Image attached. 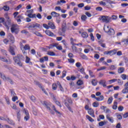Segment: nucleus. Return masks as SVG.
Masks as SVG:
<instances>
[{
    "instance_id": "nucleus-1",
    "label": "nucleus",
    "mask_w": 128,
    "mask_h": 128,
    "mask_svg": "<svg viewBox=\"0 0 128 128\" xmlns=\"http://www.w3.org/2000/svg\"><path fill=\"white\" fill-rule=\"evenodd\" d=\"M100 20H102L103 22H110V18L108 16H102L99 18Z\"/></svg>"
},
{
    "instance_id": "nucleus-2",
    "label": "nucleus",
    "mask_w": 128,
    "mask_h": 128,
    "mask_svg": "<svg viewBox=\"0 0 128 128\" xmlns=\"http://www.w3.org/2000/svg\"><path fill=\"white\" fill-rule=\"evenodd\" d=\"M40 24H38V23H34L32 24L31 25H30L28 28L30 30H32V28H34V30H36L38 28H40Z\"/></svg>"
},
{
    "instance_id": "nucleus-3",
    "label": "nucleus",
    "mask_w": 128,
    "mask_h": 128,
    "mask_svg": "<svg viewBox=\"0 0 128 128\" xmlns=\"http://www.w3.org/2000/svg\"><path fill=\"white\" fill-rule=\"evenodd\" d=\"M34 82L36 86H38V88H40L44 92V94L48 96V92H46V89H44V87H42V84H40V82L38 81H34Z\"/></svg>"
},
{
    "instance_id": "nucleus-4",
    "label": "nucleus",
    "mask_w": 128,
    "mask_h": 128,
    "mask_svg": "<svg viewBox=\"0 0 128 128\" xmlns=\"http://www.w3.org/2000/svg\"><path fill=\"white\" fill-rule=\"evenodd\" d=\"M66 30H70V27L66 28V22H64L62 26V32L64 34L66 32Z\"/></svg>"
},
{
    "instance_id": "nucleus-5",
    "label": "nucleus",
    "mask_w": 128,
    "mask_h": 128,
    "mask_svg": "<svg viewBox=\"0 0 128 128\" xmlns=\"http://www.w3.org/2000/svg\"><path fill=\"white\" fill-rule=\"evenodd\" d=\"M16 50V46H10L8 48V52L12 56H16L14 50Z\"/></svg>"
},
{
    "instance_id": "nucleus-6",
    "label": "nucleus",
    "mask_w": 128,
    "mask_h": 128,
    "mask_svg": "<svg viewBox=\"0 0 128 128\" xmlns=\"http://www.w3.org/2000/svg\"><path fill=\"white\" fill-rule=\"evenodd\" d=\"M0 60L2 62H6L8 64H12V62L10 60H8L6 57H4L0 56Z\"/></svg>"
},
{
    "instance_id": "nucleus-7",
    "label": "nucleus",
    "mask_w": 128,
    "mask_h": 128,
    "mask_svg": "<svg viewBox=\"0 0 128 128\" xmlns=\"http://www.w3.org/2000/svg\"><path fill=\"white\" fill-rule=\"evenodd\" d=\"M11 32L14 34H18L19 30L14 27V25H12V26L10 28Z\"/></svg>"
},
{
    "instance_id": "nucleus-8",
    "label": "nucleus",
    "mask_w": 128,
    "mask_h": 128,
    "mask_svg": "<svg viewBox=\"0 0 128 128\" xmlns=\"http://www.w3.org/2000/svg\"><path fill=\"white\" fill-rule=\"evenodd\" d=\"M124 88L122 90V94H128V82H126L124 86Z\"/></svg>"
},
{
    "instance_id": "nucleus-9",
    "label": "nucleus",
    "mask_w": 128,
    "mask_h": 128,
    "mask_svg": "<svg viewBox=\"0 0 128 128\" xmlns=\"http://www.w3.org/2000/svg\"><path fill=\"white\" fill-rule=\"evenodd\" d=\"M88 114H90V116H92V118H94V112L92 108H90V109L88 110Z\"/></svg>"
},
{
    "instance_id": "nucleus-10",
    "label": "nucleus",
    "mask_w": 128,
    "mask_h": 128,
    "mask_svg": "<svg viewBox=\"0 0 128 128\" xmlns=\"http://www.w3.org/2000/svg\"><path fill=\"white\" fill-rule=\"evenodd\" d=\"M48 26L49 28H52V30H56V26L52 22H49L48 23Z\"/></svg>"
},
{
    "instance_id": "nucleus-11",
    "label": "nucleus",
    "mask_w": 128,
    "mask_h": 128,
    "mask_svg": "<svg viewBox=\"0 0 128 128\" xmlns=\"http://www.w3.org/2000/svg\"><path fill=\"white\" fill-rule=\"evenodd\" d=\"M8 38H9L12 44L14 42V37L12 34H10L8 36Z\"/></svg>"
},
{
    "instance_id": "nucleus-12",
    "label": "nucleus",
    "mask_w": 128,
    "mask_h": 128,
    "mask_svg": "<svg viewBox=\"0 0 128 128\" xmlns=\"http://www.w3.org/2000/svg\"><path fill=\"white\" fill-rule=\"evenodd\" d=\"M50 14H51V16H52L53 18H58V16H60V14L57 13L56 12H52Z\"/></svg>"
},
{
    "instance_id": "nucleus-13",
    "label": "nucleus",
    "mask_w": 128,
    "mask_h": 128,
    "mask_svg": "<svg viewBox=\"0 0 128 128\" xmlns=\"http://www.w3.org/2000/svg\"><path fill=\"white\" fill-rule=\"evenodd\" d=\"M43 104L46 107L48 110H51L52 109H50V104L48 103V102H46V101H44Z\"/></svg>"
},
{
    "instance_id": "nucleus-14",
    "label": "nucleus",
    "mask_w": 128,
    "mask_h": 128,
    "mask_svg": "<svg viewBox=\"0 0 128 128\" xmlns=\"http://www.w3.org/2000/svg\"><path fill=\"white\" fill-rule=\"evenodd\" d=\"M45 32L46 34L49 36H54V34L52 32H50L49 30H46V31H45Z\"/></svg>"
},
{
    "instance_id": "nucleus-15",
    "label": "nucleus",
    "mask_w": 128,
    "mask_h": 128,
    "mask_svg": "<svg viewBox=\"0 0 128 128\" xmlns=\"http://www.w3.org/2000/svg\"><path fill=\"white\" fill-rule=\"evenodd\" d=\"M28 16L30 18H36V14H32V13L28 14Z\"/></svg>"
},
{
    "instance_id": "nucleus-16",
    "label": "nucleus",
    "mask_w": 128,
    "mask_h": 128,
    "mask_svg": "<svg viewBox=\"0 0 128 128\" xmlns=\"http://www.w3.org/2000/svg\"><path fill=\"white\" fill-rule=\"evenodd\" d=\"M108 34L110 36H114V30L113 28H110Z\"/></svg>"
},
{
    "instance_id": "nucleus-17",
    "label": "nucleus",
    "mask_w": 128,
    "mask_h": 128,
    "mask_svg": "<svg viewBox=\"0 0 128 128\" xmlns=\"http://www.w3.org/2000/svg\"><path fill=\"white\" fill-rule=\"evenodd\" d=\"M66 80H76V77L74 76H71V78L70 77V76H68L66 77Z\"/></svg>"
},
{
    "instance_id": "nucleus-18",
    "label": "nucleus",
    "mask_w": 128,
    "mask_h": 128,
    "mask_svg": "<svg viewBox=\"0 0 128 128\" xmlns=\"http://www.w3.org/2000/svg\"><path fill=\"white\" fill-rule=\"evenodd\" d=\"M24 16L18 15L17 16L16 20L18 22H22V20H24Z\"/></svg>"
},
{
    "instance_id": "nucleus-19",
    "label": "nucleus",
    "mask_w": 128,
    "mask_h": 128,
    "mask_svg": "<svg viewBox=\"0 0 128 128\" xmlns=\"http://www.w3.org/2000/svg\"><path fill=\"white\" fill-rule=\"evenodd\" d=\"M17 56L18 57L20 62H22V60H24V56L22 55L18 54H17Z\"/></svg>"
},
{
    "instance_id": "nucleus-20",
    "label": "nucleus",
    "mask_w": 128,
    "mask_h": 128,
    "mask_svg": "<svg viewBox=\"0 0 128 128\" xmlns=\"http://www.w3.org/2000/svg\"><path fill=\"white\" fill-rule=\"evenodd\" d=\"M72 48L73 52H78V50L76 48V46H72Z\"/></svg>"
},
{
    "instance_id": "nucleus-21",
    "label": "nucleus",
    "mask_w": 128,
    "mask_h": 128,
    "mask_svg": "<svg viewBox=\"0 0 128 128\" xmlns=\"http://www.w3.org/2000/svg\"><path fill=\"white\" fill-rule=\"evenodd\" d=\"M118 74H122L124 72V67H120L118 69Z\"/></svg>"
},
{
    "instance_id": "nucleus-22",
    "label": "nucleus",
    "mask_w": 128,
    "mask_h": 128,
    "mask_svg": "<svg viewBox=\"0 0 128 128\" xmlns=\"http://www.w3.org/2000/svg\"><path fill=\"white\" fill-rule=\"evenodd\" d=\"M82 36L84 38H86L88 36V33L86 32H83L82 34Z\"/></svg>"
},
{
    "instance_id": "nucleus-23",
    "label": "nucleus",
    "mask_w": 128,
    "mask_h": 128,
    "mask_svg": "<svg viewBox=\"0 0 128 128\" xmlns=\"http://www.w3.org/2000/svg\"><path fill=\"white\" fill-rule=\"evenodd\" d=\"M18 58V57L17 55H16V56L13 58V60L16 64V62H20V59Z\"/></svg>"
},
{
    "instance_id": "nucleus-24",
    "label": "nucleus",
    "mask_w": 128,
    "mask_h": 128,
    "mask_svg": "<svg viewBox=\"0 0 128 128\" xmlns=\"http://www.w3.org/2000/svg\"><path fill=\"white\" fill-rule=\"evenodd\" d=\"M47 54L50 56H56V53H54V52L50 51L48 52Z\"/></svg>"
},
{
    "instance_id": "nucleus-25",
    "label": "nucleus",
    "mask_w": 128,
    "mask_h": 128,
    "mask_svg": "<svg viewBox=\"0 0 128 128\" xmlns=\"http://www.w3.org/2000/svg\"><path fill=\"white\" fill-rule=\"evenodd\" d=\"M113 110H116L118 108V102H114L112 106Z\"/></svg>"
},
{
    "instance_id": "nucleus-26",
    "label": "nucleus",
    "mask_w": 128,
    "mask_h": 128,
    "mask_svg": "<svg viewBox=\"0 0 128 128\" xmlns=\"http://www.w3.org/2000/svg\"><path fill=\"white\" fill-rule=\"evenodd\" d=\"M80 58H82V60H88V56H86V54H82L80 56Z\"/></svg>"
},
{
    "instance_id": "nucleus-27",
    "label": "nucleus",
    "mask_w": 128,
    "mask_h": 128,
    "mask_svg": "<svg viewBox=\"0 0 128 128\" xmlns=\"http://www.w3.org/2000/svg\"><path fill=\"white\" fill-rule=\"evenodd\" d=\"M110 29V28L109 26H107L106 28V26H104V31L105 32H106L107 34L108 32Z\"/></svg>"
},
{
    "instance_id": "nucleus-28",
    "label": "nucleus",
    "mask_w": 128,
    "mask_h": 128,
    "mask_svg": "<svg viewBox=\"0 0 128 128\" xmlns=\"http://www.w3.org/2000/svg\"><path fill=\"white\" fill-rule=\"evenodd\" d=\"M33 34H36L38 36H40V38H42L44 36L40 32H33Z\"/></svg>"
},
{
    "instance_id": "nucleus-29",
    "label": "nucleus",
    "mask_w": 128,
    "mask_h": 128,
    "mask_svg": "<svg viewBox=\"0 0 128 128\" xmlns=\"http://www.w3.org/2000/svg\"><path fill=\"white\" fill-rule=\"evenodd\" d=\"M17 118L18 120L20 122V110H19L18 112H17Z\"/></svg>"
},
{
    "instance_id": "nucleus-30",
    "label": "nucleus",
    "mask_w": 128,
    "mask_h": 128,
    "mask_svg": "<svg viewBox=\"0 0 128 128\" xmlns=\"http://www.w3.org/2000/svg\"><path fill=\"white\" fill-rule=\"evenodd\" d=\"M78 86H82V84H84V82L82 80H78L76 82Z\"/></svg>"
},
{
    "instance_id": "nucleus-31",
    "label": "nucleus",
    "mask_w": 128,
    "mask_h": 128,
    "mask_svg": "<svg viewBox=\"0 0 128 128\" xmlns=\"http://www.w3.org/2000/svg\"><path fill=\"white\" fill-rule=\"evenodd\" d=\"M106 118L108 119L109 122H114V119L112 118V117L110 118V116H106Z\"/></svg>"
},
{
    "instance_id": "nucleus-32",
    "label": "nucleus",
    "mask_w": 128,
    "mask_h": 128,
    "mask_svg": "<svg viewBox=\"0 0 128 128\" xmlns=\"http://www.w3.org/2000/svg\"><path fill=\"white\" fill-rule=\"evenodd\" d=\"M3 10H4L5 12H8V10H10V7L8 6H4L3 7Z\"/></svg>"
},
{
    "instance_id": "nucleus-33",
    "label": "nucleus",
    "mask_w": 128,
    "mask_h": 128,
    "mask_svg": "<svg viewBox=\"0 0 128 128\" xmlns=\"http://www.w3.org/2000/svg\"><path fill=\"white\" fill-rule=\"evenodd\" d=\"M10 91L12 96H16V94L14 91V90L10 89Z\"/></svg>"
},
{
    "instance_id": "nucleus-34",
    "label": "nucleus",
    "mask_w": 128,
    "mask_h": 128,
    "mask_svg": "<svg viewBox=\"0 0 128 128\" xmlns=\"http://www.w3.org/2000/svg\"><path fill=\"white\" fill-rule=\"evenodd\" d=\"M8 122L10 124H12V126H14V121L12 120H10V118H8Z\"/></svg>"
},
{
    "instance_id": "nucleus-35",
    "label": "nucleus",
    "mask_w": 128,
    "mask_h": 128,
    "mask_svg": "<svg viewBox=\"0 0 128 128\" xmlns=\"http://www.w3.org/2000/svg\"><path fill=\"white\" fill-rule=\"evenodd\" d=\"M86 118L90 122H92L94 121V119H92V117H90V116L86 115Z\"/></svg>"
},
{
    "instance_id": "nucleus-36",
    "label": "nucleus",
    "mask_w": 128,
    "mask_h": 128,
    "mask_svg": "<svg viewBox=\"0 0 128 128\" xmlns=\"http://www.w3.org/2000/svg\"><path fill=\"white\" fill-rule=\"evenodd\" d=\"M24 48L25 50H30V45L26 44Z\"/></svg>"
},
{
    "instance_id": "nucleus-37",
    "label": "nucleus",
    "mask_w": 128,
    "mask_h": 128,
    "mask_svg": "<svg viewBox=\"0 0 128 128\" xmlns=\"http://www.w3.org/2000/svg\"><path fill=\"white\" fill-rule=\"evenodd\" d=\"M87 18L88 17L86 15H82L81 16V20H84V22L86 21Z\"/></svg>"
},
{
    "instance_id": "nucleus-38",
    "label": "nucleus",
    "mask_w": 128,
    "mask_h": 128,
    "mask_svg": "<svg viewBox=\"0 0 128 128\" xmlns=\"http://www.w3.org/2000/svg\"><path fill=\"white\" fill-rule=\"evenodd\" d=\"M0 76L2 78V80H8V78H6V76L3 75L2 73H0Z\"/></svg>"
},
{
    "instance_id": "nucleus-39",
    "label": "nucleus",
    "mask_w": 128,
    "mask_h": 128,
    "mask_svg": "<svg viewBox=\"0 0 128 128\" xmlns=\"http://www.w3.org/2000/svg\"><path fill=\"white\" fill-rule=\"evenodd\" d=\"M52 86V90H56L58 88V85L56 84H53Z\"/></svg>"
},
{
    "instance_id": "nucleus-40",
    "label": "nucleus",
    "mask_w": 128,
    "mask_h": 128,
    "mask_svg": "<svg viewBox=\"0 0 128 128\" xmlns=\"http://www.w3.org/2000/svg\"><path fill=\"white\" fill-rule=\"evenodd\" d=\"M98 106H100V104H98V102H94L92 104V106L94 108H98Z\"/></svg>"
},
{
    "instance_id": "nucleus-41",
    "label": "nucleus",
    "mask_w": 128,
    "mask_h": 128,
    "mask_svg": "<svg viewBox=\"0 0 128 128\" xmlns=\"http://www.w3.org/2000/svg\"><path fill=\"white\" fill-rule=\"evenodd\" d=\"M112 102V97L109 98L108 100V104H110Z\"/></svg>"
},
{
    "instance_id": "nucleus-42",
    "label": "nucleus",
    "mask_w": 128,
    "mask_h": 128,
    "mask_svg": "<svg viewBox=\"0 0 128 128\" xmlns=\"http://www.w3.org/2000/svg\"><path fill=\"white\" fill-rule=\"evenodd\" d=\"M121 78H122V80H126V74H122Z\"/></svg>"
},
{
    "instance_id": "nucleus-43",
    "label": "nucleus",
    "mask_w": 128,
    "mask_h": 128,
    "mask_svg": "<svg viewBox=\"0 0 128 128\" xmlns=\"http://www.w3.org/2000/svg\"><path fill=\"white\" fill-rule=\"evenodd\" d=\"M68 62L70 64H74V60L72 58H70L68 59Z\"/></svg>"
},
{
    "instance_id": "nucleus-44",
    "label": "nucleus",
    "mask_w": 128,
    "mask_h": 128,
    "mask_svg": "<svg viewBox=\"0 0 128 128\" xmlns=\"http://www.w3.org/2000/svg\"><path fill=\"white\" fill-rule=\"evenodd\" d=\"M78 8H84V3L79 4H78Z\"/></svg>"
},
{
    "instance_id": "nucleus-45",
    "label": "nucleus",
    "mask_w": 128,
    "mask_h": 128,
    "mask_svg": "<svg viewBox=\"0 0 128 128\" xmlns=\"http://www.w3.org/2000/svg\"><path fill=\"white\" fill-rule=\"evenodd\" d=\"M7 80H8V82H10L11 84H14V81H12V80L10 79V78L8 77L7 78Z\"/></svg>"
},
{
    "instance_id": "nucleus-46",
    "label": "nucleus",
    "mask_w": 128,
    "mask_h": 128,
    "mask_svg": "<svg viewBox=\"0 0 128 128\" xmlns=\"http://www.w3.org/2000/svg\"><path fill=\"white\" fill-rule=\"evenodd\" d=\"M30 62V58H28V56H26V64H28Z\"/></svg>"
},
{
    "instance_id": "nucleus-47",
    "label": "nucleus",
    "mask_w": 128,
    "mask_h": 128,
    "mask_svg": "<svg viewBox=\"0 0 128 128\" xmlns=\"http://www.w3.org/2000/svg\"><path fill=\"white\" fill-rule=\"evenodd\" d=\"M122 42H124V44H128V39H124L122 40Z\"/></svg>"
},
{
    "instance_id": "nucleus-48",
    "label": "nucleus",
    "mask_w": 128,
    "mask_h": 128,
    "mask_svg": "<svg viewBox=\"0 0 128 128\" xmlns=\"http://www.w3.org/2000/svg\"><path fill=\"white\" fill-rule=\"evenodd\" d=\"M18 100V98L17 96H14L12 98V102H16V100Z\"/></svg>"
},
{
    "instance_id": "nucleus-49",
    "label": "nucleus",
    "mask_w": 128,
    "mask_h": 128,
    "mask_svg": "<svg viewBox=\"0 0 128 128\" xmlns=\"http://www.w3.org/2000/svg\"><path fill=\"white\" fill-rule=\"evenodd\" d=\"M96 82V79H92V86H96V84H98L96 82Z\"/></svg>"
},
{
    "instance_id": "nucleus-50",
    "label": "nucleus",
    "mask_w": 128,
    "mask_h": 128,
    "mask_svg": "<svg viewBox=\"0 0 128 128\" xmlns=\"http://www.w3.org/2000/svg\"><path fill=\"white\" fill-rule=\"evenodd\" d=\"M93 72H92V70H89V74L91 76V78H95L96 76L94 74H92Z\"/></svg>"
},
{
    "instance_id": "nucleus-51",
    "label": "nucleus",
    "mask_w": 128,
    "mask_h": 128,
    "mask_svg": "<svg viewBox=\"0 0 128 128\" xmlns=\"http://www.w3.org/2000/svg\"><path fill=\"white\" fill-rule=\"evenodd\" d=\"M123 110L124 106H120L118 107V110H119V112H122Z\"/></svg>"
},
{
    "instance_id": "nucleus-52",
    "label": "nucleus",
    "mask_w": 128,
    "mask_h": 128,
    "mask_svg": "<svg viewBox=\"0 0 128 128\" xmlns=\"http://www.w3.org/2000/svg\"><path fill=\"white\" fill-rule=\"evenodd\" d=\"M90 38H91L92 42H94V34H92V33H90Z\"/></svg>"
},
{
    "instance_id": "nucleus-53",
    "label": "nucleus",
    "mask_w": 128,
    "mask_h": 128,
    "mask_svg": "<svg viewBox=\"0 0 128 128\" xmlns=\"http://www.w3.org/2000/svg\"><path fill=\"white\" fill-rule=\"evenodd\" d=\"M96 10H98V12H102V8L98 6L96 8Z\"/></svg>"
},
{
    "instance_id": "nucleus-54",
    "label": "nucleus",
    "mask_w": 128,
    "mask_h": 128,
    "mask_svg": "<svg viewBox=\"0 0 128 128\" xmlns=\"http://www.w3.org/2000/svg\"><path fill=\"white\" fill-rule=\"evenodd\" d=\"M43 26H44V28L46 30H48V28H50V26H48V25L46 24H43Z\"/></svg>"
},
{
    "instance_id": "nucleus-55",
    "label": "nucleus",
    "mask_w": 128,
    "mask_h": 128,
    "mask_svg": "<svg viewBox=\"0 0 128 128\" xmlns=\"http://www.w3.org/2000/svg\"><path fill=\"white\" fill-rule=\"evenodd\" d=\"M6 26H10V20H8L6 22Z\"/></svg>"
},
{
    "instance_id": "nucleus-56",
    "label": "nucleus",
    "mask_w": 128,
    "mask_h": 128,
    "mask_svg": "<svg viewBox=\"0 0 128 128\" xmlns=\"http://www.w3.org/2000/svg\"><path fill=\"white\" fill-rule=\"evenodd\" d=\"M106 84V80H100L99 82V84Z\"/></svg>"
},
{
    "instance_id": "nucleus-57",
    "label": "nucleus",
    "mask_w": 128,
    "mask_h": 128,
    "mask_svg": "<svg viewBox=\"0 0 128 128\" xmlns=\"http://www.w3.org/2000/svg\"><path fill=\"white\" fill-rule=\"evenodd\" d=\"M30 98L31 100H32V102L36 100V97H34V96H30Z\"/></svg>"
},
{
    "instance_id": "nucleus-58",
    "label": "nucleus",
    "mask_w": 128,
    "mask_h": 128,
    "mask_svg": "<svg viewBox=\"0 0 128 128\" xmlns=\"http://www.w3.org/2000/svg\"><path fill=\"white\" fill-rule=\"evenodd\" d=\"M118 84H120V86H122V84H124V82L120 80V79H118Z\"/></svg>"
},
{
    "instance_id": "nucleus-59",
    "label": "nucleus",
    "mask_w": 128,
    "mask_h": 128,
    "mask_svg": "<svg viewBox=\"0 0 128 128\" xmlns=\"http://www.w3.org/2000/svg\"><path fill=\"white\" fill-rule=\"evenodd\" d=\"M21 34H28V32L24 30L21 31Z\"/></svg>"
},
{
    "instance_id": "nucleus-60",
    "label": "nucleus",
    "mask_w": 128,
    "mask_h": 128,
    "mask_svg": "<svg viewBox=\"0 0 128 128\" xmlns=\"http://www.w3.org/2000/svg\"><path fill=\"white\" fill-rule=\"evenodd\" d=\"M16 64L18 66H22V63L21 61H19L18 62H16Z\"/></svg>"
},
{
    "instance_id": "nucleus-61",
    "label": "nucleus",
    "mask_w": 128,
    "mask_h": 128,
    "mask_svg": "<svg viewBox=\"0 0 128 128\" xmlns=\"http://www.w3.org/2000/svg\"><path fill=\"white\" fill-rule=\"evenodd\" d=\"M124 60H125V63L126 64L127 66H128V58L124 56Z\"/></svg>"
},
{
    "instance_id": "nucleus-62",
    "label": "nucleus",
    "mask_w": 128,
    "mask_h": 128,
    "mask_svg": "<svg viewBox=\"0 0 128 128\" xmlns=\"http://www.w3.org/2000/svg\"><path fill=\"white\" fill-rule=\"evenodd\" d=\"M68 56L70 58H74V54H72V53H69L68 54Z\"/></svg>"
},
{
    "instance_id": "nucleus-63",
    "label": "nucleus",
    "mask_w": 128,
    "mask_h": 128,
    "mask_svg": "<svg viewBox=\"0 0 128 128\" xmlns=\"http://www.w3.org/2000/svg\"><path fill=\"white\" fill-rule=\"evenodd\" d=\"M76 66L77 68H80L82 66V64L80 62H78L76 64Z\"/></svg>"
},
{
    "instance_id": "nucleus-64",
    "label": "nucleus",
    "mask_w": 128,
    "mask_h": 128,
    "mask_svg": "<svg viewBox=\"0 0 128 128\" xmlns=\"http://www.w3.org/2000/svg\"><path fill=\"white\" fill-rule=\"evenodd\" d=\"M123 117L124 118H126L128 117V112L125 113V114L123 115Z\"/></svg>"
}]
</instances>
